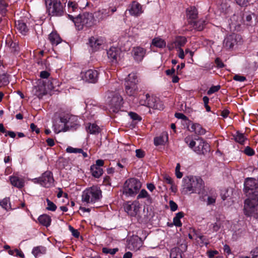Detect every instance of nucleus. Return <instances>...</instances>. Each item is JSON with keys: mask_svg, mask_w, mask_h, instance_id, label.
<instances>
[{"mask_svg": "<svg viewBox=\"0 0 258 258\" xmlns=\"http://www.w3.org/2000/svg\"><path fill=\"white\" fill-rule=\"evenodd\" d=\"M204 187L203 180L197 176H186L182 179V185L181 192L186 195L188 192L200 193Z\"/></svg>", "mask_w": 258, "mask_h": 258, "instance_id": "1", "label": "nucleus"}, {"mask_svg": "<svg viewBox=\"0 0 258 258\" xmlns=\"http://www.w3.org/2000/svg\"><path fill=\"white\" fill-rule=\"evenodd\" d=\"M244 214L258 221V197L249 196L244 201Z\"/></svg>", "mask_w": 258, "mask_h": 258, "instance_id": "2", "label": "nucleus"}, {"mask_svg": "<svg viewBox=\"0 0 258 258\" xmlns=\"http://www.w3.org/2000/svg\"><path fill=\"white\" fill-rule=\"evenodd\" d=\"M46 12L50 17L62 16L65 12L64 7L60 0H45Z\"/></svg>", "mask_w": 258, "mask_h": 258, "instance_id": "3", "label": "nucleus"}, {"mask_svg": "<svg viewBox=\"0 0 258 258\" xmlns=\"http://www.w3.org/2000/svg\"><path fill=\"white\" fill-rule=\"evenodd\" d=\"M102 197V191L97 186H93L86 189L82 193V201L87 204L98 202Z\"/></svg>", "mask_w": 258, "mask_h": 258, "instance_id": "4", "label": "nucleus"}, {"mask_svg": "<svg viewBox=\"0 0 258 258\" xmlns=\"http://www.w3.org/2000/svg\"><path fill=\"white\" fill-rule=\"evenodd\" d=\"M138 235H133L127 240V247L131 250H137L142 246L143 241L147 236V233L143 230L137 232Z\"/></svg>", "mask_w": 258, "mask_h": 258, "instance_id": "5", "label": "nucleus"}, {"mask_svg": "<svg viewBox=\"0 0 258 258\" xmlns=\"http://www.w3.org/2000/svg\"><path fill=\"white\" fill-rule=\"evenodd\" d=\"M95 20L92 13L85 12L82 14H80L73 21L76 26L79 29H82L83 26L90 27L95 24Z\"/></svg>", "mask_w": 258, "mask_h": 258, "instance_id": "6", "label": "nucleus"}, {"mask_svg": "<svg viewBox=\"0 0 258 258\" xmlns=\"http://www.w3.org/2000/svg\"><path fill=\"white\" fill-rule=\"evenodd\" d=\"M122 97L116 92H109L107 93L106 102L110 109L113 112H117L120 109L122 104Z\"/></svg>", "mask_w": 258, "mask_h": 258, "instance_id": "7", "label": "nucleus"}, {"mask_svg": "<svg viewBox=\"0 0 258 258\" xmlns=\"http://www.w3.org/2000/svg\"><path fill=\"white\" fill-rule=\"evenodd\" d=\"M139 103L141 105L147 106L155 109L162 110L163 104L153 97H151L148 94H142L140 96Z\"/></svg>", "mask_w": 258, "mask_h": 258, "instance_id": "8", "label": "nucleus"}, {"mask_svg": "<svg viewBox=\"0 0 258 258\" xmlns=\"http://www.w3.org/2000/svg\"><path fill=\"white\" fill-rule=\"evenodd\" d=\"M141 187L140 181L135 178L127 180L124 184L123 194L126 196H133L137 194Z\"/></svg>", "mask_w": 258, "mask_h": 258, "instance_id": "9", "label": "nucleus"}, {"mask_svg": "<svg viewBox=\"0 0 258 258\" xmlns=\"http://www.w3.org/2000/svg\"><path fill=\"white\" fill-rule=\"evenodd\" d=\"M129 78L134 79V82H131L130 80L125 82V91L126 94L130 96H135L138 91V77L135 73H131L129 74Z\"/></svg>", "mask_w": 258, "mask_h": 258, "instance_id": "10", "label": "nucleus"}, {"mask_svg": "<svg viewBox=\"0 0 258 258\" xmlns=\"http://www.w3.org/2000/svg\"><path fill=\"white\" fill-rule=\"evenodd\" d=\"M244 190L248 197H258V183L252 178H247L244 182Z\"/></svg>", "mask_w": 258, "mask_h": 258, "instance_id": "11", "label": "nucleus"}, {"mask_svg": "<svg viewBox=\"0 0 258 258\" xmlns=\"http://www.w3.org/2000/svg\"><path fill=\"white\" fill-rule=\"evenodd\" d=\"M34 183H38L45 187H49L53 185L54 179L52 173L47 171L43 173L41 176L32 179Z\"/></svg>", "mask_w": 258, "mask_h": 258, "instance_id": "12", "label": "nucleus"}, {"mask_svg": "<svg viewBox=\"0 0 258 258\" xmlns=\"http://www.w3.org/2000/svg\"><path fill=\"white\" fill-rule=\"evenodd\" d=\"M67 9L68 12L69 13L68 14V16L73 22L79 16V15L80 14L81 9L76 2L71 0H69L68 2Z\"/></svg>", "mask_w": 258, "mask_h": 258, "instance_id": "13", "label": "nucleus"}, {"mask_svg": "<svg viewBox=\"0 0 258 258\" xmlns=\"http://www.w3.org/2000/svg\"><path fill=\"white\" fill-rule=\"evenodd\" d=\"M68 120L67 117H60L59 119L54 121L53 124V131L56 134H58L61 132H66L68 131L69 127L67 126Z\"/></svg>", "mask_w": 258, "mask_h": 258, "instance_id": "14", "label": "nucleus"}, {"mask_svg": "<svg viewBox=\"0 0 258 258\" xmlns=\"http://www.w3.org/2000/svg\"><path fill=\"white\" fill-rule=\"evenodd\" d=\"M82 79L89 83H95L98 78V73L96 70H89L81 73Z\"/></svg>", "mask_w": 258, "mask_h": 258, "instance_id": "15", "label": "nucleus"}, {"mask_svg": "<svg viewBox=\"0 0 258 258\" xmlns=\"http://www.w3.org/2000/svg\"><path fill=\"white\" fill-rule=\"evenodd\" d=\"M187 244L182 243L178 247H174L171 249L170 258H185L184 252L187 250Z\"/></svg>", "mask_w": 258, "mask_h": 258, "instance_id": "16", "label": "nucleus"}, {"mask_svg": "<svg viewBox=\"0 0 258 258\" xmlns=\"http://www.w3.org/2000/svg\"><path fill=\"white\" fill-rule=\"evenodd\" d=\"M209 148L210 146L207 142L202 139H198L193 150L198 154H205L208 152Z\"/></svg>", "mask_w": 258, "mask_h": 258, "instance_id": "17", "label": "nucleus"}, {"mask_svg": "<svg viewBox=\"0 0 258 258\" xmlns=\"http://www.w3.org/2000/svg\"><path fill=\"white\" fill-rule=\"evenodd\" d=\"M240 36L239 35L232 34L227 36L223 42V46L226 49L232 48L236 44L238 39H240Z\"/></svg>", "mask_w": 258, "mask_h": 258, "instance_id": "18", "label": "nucleus"}, {"mask_svg": "<svg viewBox=\"0 0 258 258\" xmlns=\"http://www.w3.org/2000/svg\"><path fill=\"white\" fill-rule=\"evenodd\" d=\"M140 208V204L138 202L129 204L128 203L124 207L125 211L131 216H135L139 211Z\"/></svg>", "mask_w": 258, "mask_h": 258, "instance_id": "19", "label": "nucleus"}, {"mask_svg": "<svg viewBox=\"0 0 258 258\" xmlns=\"http://www.w3.org/2000/svg\"><path fill=\"white\" fill-rule=\"evenodd\" d=\"M120 53V49L115 47H111L107 51L108 57L113 63H116L117 61Z\"/></svg>", "mask_w": 258, "mask_h": 258, "instance_id": "20", "label": "nucleus"}, {"mask_svg": "<svg viewBox=\"0 0 258 258\" xmlns=\"http://www.w3.org/2000/svg\"><path fill=\"white\" fill-rule=\"evenodd\" d=\"M128 9L130 14L134 16H139L143 13L142 5L136 1H133Z\"/></svg>", "mask_w": 258, "mask_h": 258, "instance_id": "21", "label": "nucleus"}, {"mask_svg": "<svg viewBox=\"0 0 258 258\" xmlns=\"http://www.w3.org/2000/svg\"><path fill=\"white\" fill-rule=\"evenodd\" d=\"M187 42L186 38L184 36H177L175 40L168 44V47L169 50H172L174 48H180L181 47L184 46Z\"/></svg>", "mask_w": 258, "mask_h": 258, "instance_id": "22", "label": "nucleus"}, {"mask_svg": "<svg viewBox=\"0 0 258 258\" xmlns=\"http://www.w3.org/2000/svg\"><path fill=\"white\" fill-rule=\"evenodd\" d=\"M146 52V49L139 46L134 47L132 50L134 58L137 62H140L143 60Z\"/></svg>", "mask_w": 258, "mask_h": 258, "instance_id": "23", "label": "nucleus"}, {"mask_svg": "<svg viewBox=\"0 0 258 258\" xmlns=\"http://www.w3.org/2000/svg\"><path fill=\"white\" fill-rule=\"evenodd\" d=\"M103 42V39L94 37H91L89 40V45L92 48L93 51L97 50Z\"/></svg>", "mask_w": 258, "mask_h": 258, "instance_id": "24", "label": "nucleus"}, {"mask_svg": "<svg viewBox=\"0 0 258 258\" xmlns=\"http://www.w3.org/2000/svg\"><path fill=\"white\" fill-rule=\"evenodd\" d=\"M50 74L46 71H41L40 73V77L42 79H48L50 84H48L47 88L48 89H53L55 87V84L57 81L55 79H53L49 78Z\"/></svg>", "mask_w": 258, "mask_h": 258, "instance_id": "25", "label": "nucleus"}, {"mask_svg": "<svg viewBox=\"0 0 258 258\" xmlns=\"http://www.w3.org/2000/svg\"><path fill=\"white\" fill-rule=\"evenodd\" d=\"M11 184L17 188H22L24 186V180L22 177L17 175L10 176Z\"/></svg>", "mask_w": 258, "mask_h": 258, "instance_id": "26", "label": "nucleus"}, {"mask_svg": "<svg viewBox=\"0 0 258 258\" xmlns=\"http://www.w3.org/2000/svg\"><path fill=\"white\" fill-rule=\"evenodd\" d=\"M109 16V10L107 9L100 10L95 13V20L98 22L105 20Z\"/></svg>", "mask_w": 258, "mask_h": 258, "instance_id": "27", "label": "nucleus"}, {"mask_svg": "<svg viewBox=\"0 0 258 258\" xmlns=\"http://www.w3.org/2000/svg\"><path fill=\"white\" fill-rule=\"evenodd\" d=\"M198 12L195 7H190L186 9V16L189 20V23H192L193 21L198 17Z\"/></svg>", "mask_w": 258, "mask_h": 258, "instance_id": "28", "label": "nucleus"}, {"mask_svg": "<svg viewBox=\"0 0 258 258\" xmlns=\"http://www.w3.org/2000/svg\"><path fill=\"white\" fill-rule=\"evenodd\" d=\"M16 26L20 32L23 35H26L28 31V27L23 20L17 21L16 22Z\"/></svg>", "mask_w": 258, "mask_h": 258, "instance_id": "29", "label": "nucleus"}, {"mask_svg": "<svg viewBox=\"0 0 258 258\" xmlns=\"http://www.w3.org/2000/svg\"><path fill=\"white\" fill-rule=\"evenodd\" d=\"M206 24V21L205 19H201L197 21H193L192 23L190 25H192L195 29L198 31H202L204 28Z\"/></svg>", "mask_w": 258, "mask_h": 258, "instance_id": "30", "label": "nucleus"}, {"mask_svg": "<svg viewBox=\"0 0 258 258\" xmlns=\"http://www.w3.org/2000/svg\"><path fill=\"white\" fill-rule=\"evenodd\" d=\"M49 40L52 45H57L61 41V39L59 35L55 32H52L49 35Z\"/></svg>", "mask_w": 258, "mask_h": 258, "instance_id": "31", "label": "nucleus"}, {"mask_svg": "<svg viewBox=\"0 0 258 258\" xmlns=\"http://www.w3.org/2000/svg\"><path fill=\"white\" fill-rule=\"evenodd\" d=\"M38 220L41 224L46 227L50 225L51 221L50 217L45 214L40 216Z\"/></svg>", "mask_w": 258, "mask_h": 258, "instance_id": "32", "label": "nucleus"}, {"mask_svg": "<svg viewBox=\"0 0 258 258\" xmlns=\"http://www.w3.org/2000/svg\"><path fill=\"white\" fill-rule=\"evenodd\" d=\"M46 252V248L44 246H38L34 247L32 251V253L35 258L45 254Z\"/></svg>", "mask_w": 258, "mask_h": 258, "instance_id": "33", "label": "nucleus"}, {"mask_svg": "<svg viewBox=\"0 0 258 258\" xmlns=\"http://www.w3.org/2000/svg\"><path fill=\"white\" fill-rule=\"evenodd\" d=\"M88 133L91 134H97L100 132V128L95 123H89L86 126Z\"/></svg>", "mask_w": 258, "mask_h": 258, "instance_id": "34", "label": "nucleus"}, {"mask_svg": "<svg viewBox=\"0 0 258 258\" xmlns=\"http://www.w3.org/2000/svg\"><path fill=\"white\" fill-rule=\"evenodd\" d=\"M191 131L199 135H203L206 133V130L198 123H194L191 126Z\"/></svg>", "mask_w": 258, "mask_h": 258, "instance_id": "35", "label": "nucleus"}, {"mask_svg": "<svg viewBox=\"0 0 258 258\" xmlns=\"http://www.w3.org/2000/svg\"><path fill=\"white\" fill-rule=\"evenodd\" d=\"M168 140V135L167 134H163L159 137L154 138V144L156 146L164 144Z\"/></svg>", "mask_w": 258, "mask_h": 258, "instance_id": "36", "label": "nucleus"}, {"mask_svg": "<svg viewBox=\"0 0 258 258\" xmlns=\"http://www.w3.org/2000/svg\"><path fill=\"white\" fill-rule=\"evenodd\" d=\"M91 171L92 175L96 178H99L103 174V169L101 168L93 165L91 166Z\"/></svg>", "mask_w": 258, "mask_h": 258, "instance_id": "37", "label": "nucleus"}, {"mask_svg": "<svg viewBox=\"0 0 258 258\" xmlns=\"http://www.w3.org/2000/svg\"><path fill=\"white\" fill-rule=\"evenodd\" d=\"M9 82L8 74L5 73L0 74V88L7 85Z\"/></svg>", "mask_w": 258, "mask_h": 258, "instance_id": "38", "label": "nucleus"}, {"mask_svg": "<svg viewBox=\"0 0 258 258\" xmlns=\"http://www.w3.org/2000/svg\"><path fill=\"white\" fill-rule=\"evenodd\" d=\"M152 44L159 48H163L166 46V42L163 39L155 38L152 40Z\"/></svg>", "mask_w": 258, "mask_h": 258, "instance_id": "39", "label": "nucleus"}, {"mask_svg": "<svg viewBox=\"0 0 258 258\" xmlns=\"http://www.w3.org/2000/svg\"><path fill=\"white\" fill-rule=\"evenodd\" d=\"M8 5L4 0H0V14L2 17L6 16L8 12L7 7Z\"/></svg>", "mask_w": 258, "mask_h": 258, "instance_id": "40", "label": "nucleus"}, {"mask_svg": "<svg viewBox=\"0 0 258 258\" xmlns=\"http://www.w3.org/2000/svg\"><path fill=\"white\" fill-rule=\"evenodd\" d=\"M184 141L191 149H193L197 144L196 142L192 140L191 136H187L185 137L184 138Z\"/></svg>", "mask_w": 258, "mask_h": 258, "instance_id": "41", "label": "nucleus"}, {"mask_svg": "<svg viewBox=\"0 0 258 258\" xmlns=\"http://www.w3.org/2000/svg\"><path fill=\"white\" fill-rule=\"evenodd\" d=\"M147 198L149 203H151V198L145 189H142L137 197V199Z\"/></svg>", "mask_w": 258, "mask_h": 258, "instance_id": "42", "label": "nucleus"}, {"mask_svg": "<svg viewBox=\"0 0 258 258\" xmlns=\"http://www.w3.org/2000/svg\"><path fill=\"white\" fill-rule=\"evenodd\" d=\"M245 139L246 138H245L244 134L239 132H237L236 134L234 136L235 141L240 144H243Z\"/></svg>", "mask_w": 258, "mask_h": 258, "instance_id": "43", "label": "nucleus"}, {"mask_svg": "<svg viewBox=\"0 0 258 258\" xmlns=\"http://www.w3.org/2000/svg\"><path fill=\"white\" fill-rule=\"evenodd\" d=\"M35 95L39 98L42 97L45 94V90L43 89L42 87H35Z\"/></svg>", "mask_w": 258, "mask_h": 258, "instance_id": "44", "label": "nucleus"}, {"mask_svg": "<svg viewBox=\"0 0 258 258\" xmlns=\"http://www.w3.org/2000/svg\"><path fill=\"white\" fill-rule=\"evenodd\" d=\"M118 251V248H109L108 247H103L102 248V252L105 254H110L114 255L116 252Z\"/></svg>", "mask_w": 258, "mask_h": 258, "instance_id": "45", "label": "nucleus"}, {"mask_svg": "<svg viewBox=\"0 0 258 258\" xmlns=\"http://www.w3.org/2000/svg\"><path fill=\"white\" fill-rule=\"evenodd\" d=\"M47 204V207H46L47 210L51 211H54L56 209V206L48 199H46Z\"/></svg>", "mask_w": 258, "mask_h": 258, "instance_id": "46", "label": "nucleus"}, {"mask_svg": "<svg viewBox=\"0 0 258 258\" xmlns=\"http://www.w3.org/2000/svg\"><path fill=\"white\" fill-rule=\"evenodd\" d=\"M67 153H79L80 152H83V150L81 148H75L71 146L67 147L66 149Z\"/></svg>", "mask_w": 258, "mask_h": 258, "instance_id": "47", "label": "nucleus"}, {"mask_svg": "<svg viewBox=\"0 0 258 258\" xmlns=\"http://www.w3.org/2000/svg\"><path fill=\"white\" fill-rule=\"evenodd\" d=\"M220 89V85L213 86L207 91V94L210 95L217 91Z\"/></svg>", "mask_w": 258, "mask_h": 258, "instance_id": "48", "label": "nucleus"}, {"mask_svg": "<svg viewBox=\"0 0 258 258\" xmlns=\"http://www.w3.org/2000/svg\"><path fill=\"white\" fill-rule=\"evenodd\" d=\"M130 117L133 120L136 121H141L142 120V118L137 113L133 112H130L128 113Z\"/></svg>", "mask_w": 258, "mask_h": 258, "instance_id": "49", "label": "nucleus"}, {"mask_svg": "<svg viewBox=\"0 0 258 258\" xmlns=\"http://www.w3.org/2000/svg\"><path fill=\"white\" fill-rule=\"evenodd\" d=\"M9 199L5 198L0 202V205L3 208L5 209V210H8L9 208Z\"/></svg>", "mask_w": 258, "mask_h": 258, "instance_id": "50", "label": "nucleus"}, {"mask_svg": "<svg viewBox=\"0 0 258 258\" xmlns=\"http://www.w3.org/2000/svg\"><path fill=\"white\" fill-rule=\"evenodd\" d=\"M216 197L215 196H209L207 198V205H213L216 202Z\"/></svg>", "mask_w": 258, "mask_h": 258, "instance_id": "51", "label": "nucleus"}, {"mask_svg": "<svg viewBox=\"0 0 258 258\" xmlns=\"http://www.w3.org/2000/svg\"><path fill=\"white\" fill-rule=\"evenodd\" d=\"M180 165L179 163L176 164L175 168V174L178 178H181L182 176V173L180 172Z\"/></svg>", "mask_w": 258, "mask_h": 258, "instance_id": "52", "label": "nucleus"}, {"mask_svg": "<svg viewBox=\"0 0 258 258\" xmlns=\"http://www.w3.org/2000/svg\"><path fill=\"white\" fill-rule=\"evenodd\" d=\"M244 153L248 156H252L254 154V151L249 146H247L244 150Z\"/></svg>", "mask_w": 258, "mask_h": 258, "instance_id": "53", "label": "nucleus"}, {"mask_svg": "<svg viewBox=\"0 0 258 258\" xmlns=\"http://www.w3.org/2000/svg\"><path fill=\"white\" fill-rule=\"evenodd\" d=\"M211 228L213 231H218L220 228V224L219 222H216L211 225Z\"/></svg>", "mask_w": 258, "mask_h": 258, "instance_id": "54", "label": "nucleus"}, {"mask_svg": "<svg viewBox=\"0 0 258 258\" xmlns=\"http://www.w3.org/2000/svg\"><path fill=\"white\" fill-rule=\"evenodd\" d=\"M233 80L238 82H244L246 80V78L244 76H240L239 75H235L233 77Z\"/></svg>", "mask_w": 258, "mask_h": 258, "instance_id": "55", "label": "nucleus"}, {"mask_svg": "<svg viewBox=\"0 0 258 258\" xmlns=\"http://www.w3.org/2000/svg\"><path fill=\"white\" fill-rule=\"evenodd\" d=\"M169 206L170 208V210L172 211H176L178 208L177 205L173 201H170L169 202Z\"/></svg>", "mask_w": 258, "mask_h": 258, "instance_id": "56", "label": "nucleus"}, {"mask_svg": "<svg viewBox=\"0 0 258 258\" xmlns=\"http://www.w3.org/2000/svg\"><path fill=\"white\" fill-rule=\"evenodd\" d=\"M250 0H236V3L240 6H246Z\"/></svg>", "mask_w": 258, "mask_h": 258, "instance_id": "57", "label": "nucleus"}, {"mask_svg": "<svg viewBox=\"0 0 258 258\" xmlns=\"http://www.w3.org/2000/svg\"><path fill=\"white\" fill-rule=\"evenodd\" d=\"M196 236L197 238H199L201 240V242L202 243L205 244L206 245H207L209 244V242L208 241H206V238L203 235L196 234Z\"/></svg>", "mask_w": 258, "mask_h": 258, "instance_id": "58", "label": "nucleus"}, {"mask_svg": "<svg viewBox=\"0 0 258 258\" xmlns=\"http://www.w3.org/2000/svg\"><path fill=\"white\" fill-rule=\"evenodd\" d=\"M229 189L223 190L221 193V198L223 200H225L228 197H230V195L228 194Z\"/></svg>", "mask_w": 258, "mask_h": 258, "instance_id": "59", "label": "nucleus"}, {"mask_svg": "<svg viewBox=\"0 0 258 258\" xmlns=\"http://www.w3.org/2000/svg\"><path fill=\"white\" fill-rule=\"evenodd\" d=\"M136 156L138 158H142L144 156V152L141 149H137L136 150Z\"/></svg>", "mask_w": 258, "mask_h": 258, "instance_id": "60", "label": "nucleus"}, {"mask_svg": "<svg viewBox=\"0 0 258 258\" xmlns=\"http://www.w3.org/2000/svg\"><path fill=\"white\" fill-rule=\"evenodd\" d=\"M173 222L174 225L177 227H180L182 226V223L180 221V219H177L174 217Z\"/></svg>", "mask_w": 258, "mask_h": 258, "instance_id": "61", "label": "nucleus"}, {"mask_svg": "<svg viewBox=\"0 0 258 258\" xmlns=\"http://www.w3.org/2000/svg\"><path fill=\"white\" fill-rule=\"evenodd\" d=\"M30 128L32 132H35L37 134H38L40 132L39 129L37 128L36 125H35L33 123H31Z\"/></svg>", "mask_w": 258, "mask_h": 258, "instance_id": "62", "label": "nucleus"}, {"mask_svg": "<svg viewBox=\"0 0 258 258\" xmlns=\"http://www.w3.org/2000/svg\"><path fill=\"white\" fill-rule=\"evenodd\" d=\"M104 161L101 159H98L96 160V164L95 165H93V166H95L97 167L101 168V167L104 165Z\"/></svg>", "mask_w": 258, "mask_h": 258, "instance_id": "63", "label": "nucleus"}, {"mask_svg": "<svg viewBox=\"0 0 258 258\" xmlns=\"http://www.w3.org/2000/svg\"><path fill=\"white\" fill-rule=\"evenodd\" d=\"M175 116L177 118L182 119L183 120H186L187 119L186 116L181 113H176Z\"/></svg>", "mask_w": 258, "mask_h": 258, "instance_id": "64", "label": "nucleus"}]
</instances>
